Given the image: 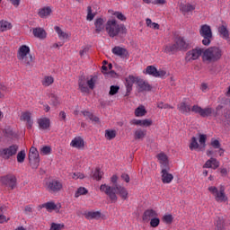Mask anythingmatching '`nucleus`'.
I'll return each mask as SVG.
<instances>
[{
  "label": "nucleus",
  "mask_w": 230,
  "mask_h": 230,
  "mask_svg": "<svg viewBox=\"0 0 230 230\" xmlns=\"http://www.w3.org/2000/svg\"><path fill=\"white\" fill-rule=\"evenodd\" d=\"M106 31L109 37L114 39L119 33H127V27L124 24H118L116 20H110L106 22Z\"/></svg>",
  "instance_id": "nucleus-3"
},
{
  "label": "nucleus",
  "mask_w": 230,
  "mask_h": 230,
  "mask_svg": "<svg viewBox=\"0 0 230 230\" xmlns=\"http://www.w3.org/2000/svg\"><path fill=\"white\" fill-rule=\"evenodd\" d=\"M95 30L93 33L100 34L105 30V20L102 18H97L94 22Z\"/></svg>",
  "instance_id": "nucleus-18"
},
{
  "label": "nucleus",
  "mask_w": 230,
  "mask_h": 230,
  "mask_svg": "<svg viewBox=\"0 0 230 230\" xmlns=\"http://www.w3.org/2000/svg\"><path fill=\"white\" fill-rule=\"evenodd\" d=\"M0 183L9 190H15V188H17V177L13 173L1 176Z\"/></svg>",
  "instance_id": "nucleus-7"
},
{
  "label": "nucleus",
  "mask_w": 230,
  "mask_h": 230,
  "mask_svg": "<svg viewBox=\"0 0 230 230\" xmlns=\"http://www.w3.org/2000/svg\"><path fill=\"white\" fill-rule=\"evenodd\" d=\"M190 150H200V146L199 145V142L197 141V137H192L190 140V144L189 146Z\"/></svg>",
  "instance_id": "nucleus-37"
},
{
  "label": "nucleus",
  "mask_w": 230,
  "mask_h": 230,
  "mask_svg": "<svg viewBox=\"0 0 230 230\" xmlns=\"http://www.w3.org/2000/svg\"><path fill=\"white\" fill-rule=\"evenodd\" d=\"M166 76V71L165 70H156V74L155 75V78H164Z\"/></svg>",
  "instance_id": "nucleus-55"
},
{
  "label": "nucleus",
  "mask_w": 230,
  "mask_h": 230,
  "mask_svg": "<svg viewBox=\"0 0 230 230\" xmlns=\"http://www.w3.org/2000/svg\"><path fill=\"white\" fill-rule=\"evenodd\" d=\"M12 30V23L6 21H0V31H6Z\"/></svg>",
  "instance_id": "nucleus-39"
},
{
  "label": "nucleus",
  "mask_w": 230,
  "mask_h": 230,
  "mask_svg": "<svg viewBox=\"0 0 230 230\" xmlns=\"http://www.w3.org/2000/svg\"><path fill=\"white\" fill-rule=\"evenodd\" d=\"M95 15H96L95 13H93V8L91 6H88L87 7V16H86L87 21H93V19H94Z\"/></svg>",
  "instance_id": "nucleus-48"
},
{
  "label": "nucleus",
  "mask_w": 230,
  "mask_h": 230,
  "mask_svg": "<svg viewBox=\"0 0 230 230\" xmlns=\"http://www.w3.org/2000/svg\"><path fill=\"white\" fill-rule=\"evenodd\" d=\"M29 163L33 170H37L39 168V164H40L39 151L34 146H31L29 151Z\"/></svg>",
  "instance_id": "nucleus-9"
},
{
  "label": "nucleus",
  "mask_w": 230,
  "mask_h": 230,
  "mask_svg": "<svg viewBox=\"0 0 230 230\" xmlns=\"http://www.w3.org/2000/svg\"><path fill=\"white\" fill-rule=\"evenodd\" d=\"M220 166V162L217 160V158L211 157L209 160H208L205 164L203 165V168H213V170H217Z\"/></svg>",
  "instance_id": "nucleus-23"
},
{
  "label": "nucleus",
  "mask_w": 230,
  "mask_h": 230,
  "mask_svg": "<svg viewBox=\"0 0 230 230\" xmlns=\"http://www.w3.org/2000/svg\"><path fill=\"white\" fill-rule=\"evenodd\" d=\"M188 48H190V44L186 42L184 38L179 37L176 38L174 44L165 46L164 52L175 53L177 51H188Z\"/></svg>",
  "instance_id": "nucleus-5"
},
{
  "label": "nucleus",
  "mask_w": 230,
  "mask_h": 230,
  "mask_svg": "<svg viewBox=\"0 0 230 230\" xmlns=\"http://www.w3.org/2000/svg\"><path fill=\"white\" fill-rule=\"evenodd\" d=\"M96 80H98L97 76H91V78L86 81L89 89H94V85H96Z\"/></svg>",
  "instance_id": "nucleus-44"
},
{
  "label": "nucleus",
  "mask_w": 230,
  "mask_h": 230,
  "mask_svg": "<svg viewBox=\"0 0 230 230\" xmlns=\"http://www.w3.org/2000/svg\"><path fill=\"white\" fill-rule=\"evenodd\" d=\"M222 58V49L218 47H210L203 50L202 59L204 62H217Z\"/></svg>",
  "instance_id": "nucleus-4"
},
{
  "label": "nucleus",
  "mask_w": 230,
  "mask_h": 230,
  "mask_svg": "<svg viewBox=\"0 0 230 230\" xmlns=\"http://www.w3.org/2000/svg\"><path fill=\"white\" fill-rule=\"evenodd\" d=\"M39 127L40 128H42V130H46L49 128L50 121L48 118L39 119H38Z\"/></svg>",
  "instance_id": "nucleus-32"
},
{
  "label": "nucleus",
  "mask_w": 230,
  "mask_h": 230,
  "mask_svg": "<svg viewBox=\"0 0 230 230\" xmlns=\"http://www.w3.org/2000/svg\"><path fill=\"white\" fill-rule=\"evenodd\" d=\"M40 154H43V155H49V154H51V147L49 146H44L40 149Z\"/></svg>",
  "instance_id": "nucleus-50"
},
{
  "label": "nucleus",
  "mask_w": 230,
  "mask_h": 230,
  "mask_svg": "<svg viewBox=\"0 0 230 230\" xmlns=\"http://www.w3.org/2000/svg\"><path fill=\"white\" fill-rule=\"evenodd\" d=\"M218 32L221 35L223 39H229V31L227 30V27L221 25L218 27Z\"/></svg>",
  "instance_id": "nucleus-35"
},
{
  "label": "nucleus",
  "mask_w": 230,
  "mask_h": 230,
  "mask_svg": "<svg viewBox=\"0 0 230 230\" xmlns=\"http://www.w3.org/2000/svg\"><path fill=\"white\" fill-rule=\"evenodd\" d=\"M208 190L215 198L216 202H227L228 198L226 195V186L220 185L219 190L215 186H210Z\"/></svg>",
  "instance_id": "nucleus-6"
},
{
  "label": "nucleus",
  "mask_w": 230,
  "mask_h": 230,
  "mask_svg": "<svg viewBox=\"0 0 230 230\" xmlns=\"http://www.w3.org/2000/svg\"><path fill=\"white\" fill-rule=\"evenodd\" d=\"M17 58L25 67H33V56L30 54V47L21 46L17 53Z\"/></svg>",
  "instance_id": "nucleus-2"
},
{
  "label": "nucleus",
  "mask_w": 230,
  "mask_h": 230,
  "mask_svg": "<svg viewBox=\"0 0 230 230\" xmlns=\"http://www.w3.org/2000/svg\"><path fill=\"white\" fill-rule=\"evenodd\" d=\"M17 152H19V146L17 145H12L8 147L0 148V157L4 161H8L9 159H12L13 155H16Z\"/></svg>",
  "instance_id": "nucleus-8"
},
{
  "label": "nucleus",
  "mask_w": 230,
  "mask_h": 230,
  "mask_svg": "<svg viewBox=\"0 0 230 230\" xmlns=\"http://www.w3.org/2000/svg\"><path fill=\"white\" fill-rule=\"evenodd\" d=\"M223 109H226V104H219L216 108L215 116H220L222 114Z\"/></svg>",
  "instance_id": "nucleus-54"
},
{
  "label": "nucleus",
  "mask_w": 230,
  "mask_h": 230,
  "mask_svg": "<svg viewBox=\"0 0 230 230\" xmlns=\"http://www.w3.org/2000/svg\"><path fill=\"white\" fill-rule=\"evenodd\" d=\"M43 208H45L47 211H55V209H57V204L53 201H49L39 206V209H42Z\"/></svg>",
  "instance_id": "nucleus-31"
},
{
  "label": "nucleus",
  "mask_w": 230,
  "mask_h": 230,
  "mask_svg": "<svg viewBox=\"0 0 230 230\" xmlns=\"http://www.w3.org/2000/svg\"><path fill=\"white\" fill-rule=\"evenodd\" d=\"M64 227H65L64 224L52 223L50 226V230H62L64 229Z\"/></svg>",
  "instance_id": "nucleus-51"
},
{
  "label": "nucleus",
  "mask_w": 230,
  "mask_h": 230,
  "mask_svg": "<svg viewBox=\"0 0 230 230\" xmlns=\"http://www.w3.org/2000/svg\"><path fill=\"white\" fill-rule=\"evenodd\" d=\"M121 179L125 181V182H130V176L128 173H122Z\"/></svg>",
  "instance_id": "nucleus-63"
},
{
  "label": "nucleus",
  "mask_w": 230,
  "mask_h": 230,
  "mask_svg": "<svg viewBox=\"0 0 230 230\" xmlns=\"http://www.w3.org/2000/svg\"><path fill=\"white\" fill-rule=\"evenodd\" d=\"M114 15L117 16V19H119V21H127V17L124 14H122L120 12H116Z\"/></svg>",
  "instance_id": "nucleus-59"
},
{
  "label": "nucleus",
  "mask_w": 230,
  "mask_h": 230,
  "mask_svg": "<svg viewBox=\"0 0 230 230\" xmlns=\"http://www.w3.org/2000/svg\"><path fill=\"white\" fill-rule=\"evenodd\" d=\"M83 116L86 118V119H90V121H93L94 123H100V118L94 116V114L90 111H81Z\"/></svg>",
  "instance_id": "nucleus-29"
},
{
  "label": "nucleus",
  "mask_w": 230,
  "mask_h": 230,
  "mask_svg": "<svg viewBox=\"0 0 230 230\" xmlns=\"http://www.w3.org/2000/svg\"><path fill=\"white\" fill-rule=\"evenodd\" d=\"M51 7H44L40 9L38 15L44 19V17H49V15H51Z\"/></svg>",
  "instance_id": "nucleus-33"
},
{
  "label": "nucleus",
  "mask_w": 230,
  "mask_h": 230,
  "mask_svg": "<svg viewBox=\"0 0 230 230\" xmlns=\"http://www.w3.org/2000/svg\"><path fill=\"white\" fill-rule=\"evenodd\" d=\"M130 125H139L141 127V119H133L130 120Z\"/></svg>",
  "instance_id": "nucleus-64"
},
{
  "label": "nucleus",
  "mask_w": 230,
  "mask_h": 230,
  "mask_svg": "<svg viewBox=\"0 0 230 230\" xmlns=\"http://www.w3.org/2000/svg\"><path fill=\"white\" fill-rule=\"evenodd\" d=\"M223 117L225 118V120H223L225 123H227L229 125L230 121V111L227 109H225Z\"/></svg>",
  "instance_id": "nucleus-49"
},
{
  "label": "nucleus",
  "mask_w": 230,
  "mask_h": 230,
  "mask_svg": "<svg viewBox=\"0 0 230 230\" xmlns=\"http://www.w3.org/2000/svg\"><path fill=\"white\" fill-rule=\"evenodd\" d=\"M84 215L87 220H100V218H102V212L100 211H89L85 212Z\"/></svg>",
  "instance_id": "nucleus-22"
},
{
  "label": "nucleus",
  "mask_w": 230,
  "mask_h": 230,
  "mask_svg": "<svg viewBox=\"0 0 230 230\" xmlns=\"http://www.w3.org/2000/svg\"><path fill=\"white\" fill-rule=\"evenodd\" d=\"M210 145L211 146H213V148L216 149H218L221 146L220 141H218L217 139H212Z\"/></svg>",
  "instance_id": "nucleus-57"
},
{
  "label": "nucleus",
  "mask_w": 230,
  "mask_h": 230,
  "mask_svg": "<svg viewBox=\"0 0 230 230\" xmlns=\"http://www.w3.org/2000/svg\"><path fill=\"white\" fill-rule=\"evenodd\" d=\"M53 82H55L53 76L47 75L42 81V85H44V87H49V85H51Z\"/></svg>",
  "instance_id": "nucleus-41"
},
{
  "label": "nucleus",
  "mask_w": 230,
  "mask_h": 230,
  "mask_svg": "<svg viewBox=\"0 0 230 230\" xmlns=\"http://www.w3.org/2000/svg\"><path fill=\"white\" fill-rule=\"evenodd\" d=\"M163 220L165 224H172L173 222V216L172 214L164 215Z\"/></svg>",
  "instance_id": "nucleus-53"
},
{
  "label": "nucleus",
  "mask_w": 230,
  "mask_h": 230,
  "mask_svg": "<svg viewBox=\"0 0 230 230\" xmlns=\"http://www.w3.org/2000/svg\"><path fill=\"white\" fill-rule=\"evenodd\" d=\"M157 107L158 109H173V106H170V104L164 102H158Z\"/></svg>",
  "instance_id": "nucleus-56"
},
{
  "label": "nucleus",
  "mask_w": 230,
  "mask_h": 230,
  "mask_svg": "<svg viewBox=\"0 0 230 230\" xmlns=\"http://www.w3.org/2000/svg\"><path fill=\"white\" fill-rule=\"evenodd\" d=\"M111 182L112 183V186H119L118 185V175H112L111 178Z\"/></svg>",
  "instance_id": "nucleus-60"
},
{
  "label": "nucleus",
  "mask_w": 230,
  "mask_h": 230,
  "mask_svg": "<svg viewBox=\"0 0 230 230\" xmlns=\"http://www.w3.org/2000/svg\"><path fill=\"white\" fill-rule=\"evenodd\" d=\"M32 33L34 35V37H36L37 39H46V31H44V29L42 28H35L32 31Z\"/></svg>",
  "instance_id": "nucleus-30"
},
{
  "label": "nucleus",
  "mask_w": 230,
  "mask_h": 230,
  "mask_svg": "<svg viewBox=\"0 0 230 230\" xmlns=\"http://www.w3.org/2000/svg\"><path fill=\"white\" fill-rule=\"evenodd\" d=\"M105 137H106V139H108L109 141L114 139V137H116V130H113V129H106V130H105Z\"/></svg>",
  "instance_id": "nucleus-42"
},
{
  "label": "nucleus",
  "mask_w": 230,
  "mask_h": 230,
  "mask_svg": "<svg viewBox=\"0 0 230 230\" xmlns=\"http://www.w3.org/2000/svg\"><path fill=\"white\" fill-rule=\"evenodd\" d=\"M70 146H73V148H78L79 150L84 148L85 146V144L84 142V138L82 137H75L70 143Z\"/></svg>",
  "instance_id": "nucleus-21"
},
{
  "label": "nucleus",
  "mask_w": 230,
  "mask_h": 230,
  "mask_svg": "<svg viewBox=\"0 0 230 230\" xmlns=\"http://www.w3.org/2000/svg\"><path fill=\"white\" fill-rule=\"evenodd\" d=\"M62 188H64V184L59 180H51L47 183V190L49 193H58Z\"/></svg>",
  "instance_id": "nucleus-12"
},
{
  "label": "nucleus",
  "mask_w": 230,
  "mask_h": 230,
  "mask_svg": "<svg viewBox=\"0 0 230 230\" xmlns=\"http://www.w3.org/2000/svg\"><path fill=\"white\" fill-rule=\"evenodd\" d=\"M100 191L102 193H105L109 197V199L111 200V202H118V196L121 197L123 200H127L128 199V190L121 185L119 186H109L107 184H102L100 186Z\"/></svg>",
  "instance_id": "nucleus-1"
},
{
  "label": "nucleus",
  "mask_w": 230,
  "mask_h": 230,
  "mask_svg": "<svg viewBox=\"0 0 230 230\" xmlns=\"http://www.w3.org/2000/svg\"><path fill=\"white\" fill-rule=\"evenodd\" d=\"M146 109H145V106L140 105L135 110V116L137 118H142V116H146Z\"/></svg>",
  "instance_id": "nucleus-36"
},
{
  "label": "nucleus",
  "mask_w": 230,
  "mask_h": 230,
  "mask_svg": "<svg viewBox=\"0 0 230 230\" xmlns=\"http://www.w3.org/2000/svg\"><path fill=\"white\" fill-rule=\"evenodd\" d=\"M208 137L206 135L199 134V151L204 152L206 150V141Z\"/></svg>",
  "instance_id": "nucleus-34"
},
{
  "label": "nucleus",
  "mask_w": 230,
  "mask_h": 230,
  "mask_svg": "<svg viewBox=\"0 0 230 230\" xmlns=\"http://www.w3.org/2000/svg\"><path fill=\"white\" fill-rule=\"evenodd\" d=\"M119 92V86H118V85H111L110 87L109 94H110V96H114V94H118Z\"/></svg>",
  "instance_id": "nucleus-47"
},
{
  "label": "nucleus",
  "mask_w": 230,
  "mask_h": 230,
  "mask_svg": "<svg viewBox=\"0 0 230 230\" xmlns=\"http://www.w3.org/2000/svg\"><path fill=\"white\" fill-rule=\"evenodd\" d=\"M87 193H88L87 189H85L84 187H80L79 189H77L76 192L75 193V199H78L80 195H87Z\"/></svg>",
  "instance_id": "nucleus-45"
},
{
  "label": "nucleus",
  "mask_w": 230,
  "mask_h": 230,
  "mask_svg": "<svg viewBox=\"0 0 230 230\" xmlns=\"http://www.w3.org/2000/svg\"><path fill=\"white\" fill-rule=\"evenodd\" d=\"M204 49L197 47L194 49L189 50L186 53L185 60L187 62H191V60H197L200 55L203 54Z\"/></svg>",
  "instance_id": "nucleus-13"
},
{
  "label": "nucleus",
  "mask_w": 230,
  "mask_h": 230,
  "mask_svg": "<svg viewBox=\"0 0 230 230\" xmlns=\"http://www.w3.org/2000/svg\"><path fill=\"white\" fill-rule=\"evenodd\" d=\"M21 121L27 122V128H31L33 127V120H31V113L29 111L22 112V116L20 117Z\"/></svg>",
  "instance_id": "nucleus-20"
},
{
  "label": "nucleus",
  "mask_w": 230,
  "mask_h": 230,
  "mask_svg": "<svg viewBox=\"0 0 230 230\" xmlns=\"http://www.w3.org/2000/svg\"><path fill=\"white\" fill-rule=\"evenodd\" d=\"M162 182L170 184L173 181V174L170 173V166L162 167Z\"/></svg>",
  "instance_id": "nucleus-14"
},
{
  "label": "nucleus",
  "mask_w": 230,
  "mask_h": 230,
  "mask_svg": "<svg viewBox=\"0 0 230 230\" xmlns=\"http://www.w3.org/2000/svg\"><path fill=\"white\" fill-rule=\"evenodd\" d=\"M157 73V68L154 66H148L146 68V75H150L151 76L155 77V75Z\"/></svg>",
  "instance_id": "nucleus-43"
},
{
  "label": "nucleus",
  "mask_w": 230,
  "mask_h": 230,
  "mask_svg": "<svg viewBox=\"0 0 230 230\" xmlns=\"http://www.w3.org/2000/svg\"><path fill=\"white\" fill-rule=\"evenodd\" d=\"M16 158L18 163H24V160L26 159V152L24 150L20 151L17 154Z\"/></svg>",
  "instance_id": "nucleus-46"
},
{
  "label": "nucleus",
  "mask_w": 230,
  "mask_h": 230,
  "mask_svg": "<svg viewBox=\"0 0 230 230\" xmlns=\"http://www.w3.org/2000/svg\"><path fill=\"white\" fill-rule=\"evenodd\" d=\"M157 217V212L154 209H146L143 214V220H150V218Z\"/></svg>",
  "instance_id": "nucleus-25"
},
{
  "label": "nucleus",
  "mask_w": 230,
  "mask_h": 230,
  "mask_svg": "<svg viewBox=\"0 0 230 230\" xmlns=\"http://www.w3.org/2000/svg\"><path fill=\"white\" fill-rule=\"evenodd\" d=\"M180 10L182 12L183 15H186V13L193 12V10H195V6H193L191 4H181L180 5Z\"/></svg>",
  "instance_id": "nucleus-26"
},
{
  "label": "nucleus",
  "mask_w": 230,
  "mask_h": 230,
  "mask_svg": "<svg viewBox=\"0 0 230 230\" xmlns=\"http://www.w3.org/2000/svg\"><path fill=\"white\" fill-rule=\"evenodd\" d=\"M136 84L138 87V93L152 91V86L150 85V84L139 77H137Z\"/></svg>",
  "instance_id": "nucleus-15"
},
{
  "label": "nucleus",
  "mask_w": 230,
  "mask_h": 230,
  "mask_svg": "<svg viewBox=\"0 0 230 230\" xmlns=\"http://www.w3.org/2000/svg\"><path fill=\"white\" fill-rule=\"evenodd\" d=\"M84 177L85 176L82 172H75L73 174V179H84Z\"/></svg>",
  "instance_id": "nucleus-62"
},
{
  "label": "nucleus",
  "mask_w": 230,
  "mask_h": 230,
  "mask_svg": "<svg viewBox=\"0 0 230 230\" xmlns=\"http://www.w3.org/2000/svg\"><path fill=\"white\" fill-rule=\"evenodd\" d=\"M213 108L211 107H207V108H202L199 105H193L191 108V112H194L195 114H199L201 118H209L211 114H213Z\"/></svg>",
  "instance_id": "nucleus-11"
},
{
  "label": "nucleus",
  "mask_w": 230,
  "mask_h": 230,
  "mask_svg": "<svg viewBox=\"0 0 230 230\" xmlns=\"http://www.w3.org/2000/svg\"><path fill=\"white\" fill-rule=\"evenodd\" d=\"M160 164H162V168H166L168 166V156L164 153H160L156 155Z\"/></svg>",
  "instance_id": "nucleus-27"
},
{
  "label": "nucleus",
  "mask_w": 230,
  "mask_h": 230,
  "mask_svg": "<svg viewBox=\"0 0 230 230\" xmlns=\"http://www.w3.org/2000/svg\"><path fill=\"white\" fill-rule=\"evenodd\" d=\"M152 119H146L141 120V127H150L152 126Z\"/></svg>",
  "instance_id": "nucleus-58"
},
{
  "label": "nucleus",
  "mask_w": 230,
  "mask_h": 230,
  "mask_svg": "<svg viewBox=\"0 0 230 230\" xmlns=\"http://www.w3.org/2000/svg\"><path fill=\"white\" fill-rule=\"evenodd\" d=\"M161 224V220L158 217H153L150 221L151 227H157Z\"/></svg>",
  "instance_id": "nucleus-52"
},
{
  "label": "nucleus",
  "mask_w": 230,
  "mask_h": 230,
  "mask_svg": "<svg viewBox=\"0 0 230 230\" xmlns=\"http://www.w3.org/2000/svg\"><path fill=\"white\" fill-rule=\"evenodd\" d=\"M178 110L181 114H188L189 112H191V107L190 104H187L186 102H182L178 105Z\"/></svg>",
  "instance_id": "nucleus-28"
},
{
  "label": "nucleus",
  "mask_w": 230,
  "mask_h": 230,
  "mask_svg": "<svg viewBox=\"0 0 230 230\" xmlns=\"http://www.w3.org/2000/svg\"><path fill=\"white\" fill-rule=\"evenodd\" d=\"M54 29H55L56 32L58 33L59 39H62V40L69 39V34H67L66 32H64V31H62V29H60V27L56 26Z\"/></svg>",
  "instance_id": "nucleus-40"
},
{
  "label": "nucleus",
  "mask_w": 230,
  "mask_h": 230,
  "mask_svg": "<svg viewBox=\"0 0 230 230\" xmlns=\"http://www.w3.org/2000/svg\"><path fill=\"white\" fill-rule=\"evenodd\" d=\"M137 80V77H135L134 75H128V77H126L127 93H126L125 96L130 95V93H132V87H133L134 84H136Z\"/></svg>",
  "instance_id": "nucleus-16"
},
{
  "label": "nucleus",
  "mask_w": 230,
  "mask_h": 230,
  "mask_svg": "<svg viewBox=\"0 0 230 230\" xmlns=\"http://www.w3.org/2000/svg\"><path fill=\"white\" fill-rule=\"evenodd\" d=\"M102 177H103V172H101L100 167H97L92 174V178L94 181H102Z\"/></svg>",
  "instance_id": "nucleus-38"
},
{
  "label": "nucleus",
  "mask_w": 230,
  "mask_h": 230,
  "mask_svg": "<svg viewBox=\"0 0 230 230\" xmlns=\"http://www.w3.org/2000/svg\"><path fill=\"white\" fill-rule=\"evenodd\" d=\"M66 118H67V115L66 114V111H60L59 112V120L66 122Z\"/></svg>",
  "instance_id": "nucleus-61"
},
{
  "label": "nucleus",
  "mask_w": 230,
  "mask_h": 230,
  "mask_svg": "<svg viewBox=\"0 0 230 230\" xmlns=\"http://www.w3.org/2000/svg\"><path fill=\"white\" fill-rule=\"evenodd\" d=\"M78 87L81 93H89V87H87V78L84 75H81L78 80Z\"/></svg>",
  "instance_id": "nucleus-19"
},
{
  "label": "nucleus",
  "mask_w": 230,
  "mask_h": 230,
  "mask_svg": "<svg viewBox=\"0 0 230 230\" xmlns=\"http://www.w3.org/2000/svg\"><path fill=\"white\" fill-rule=\"evenodd\" d=\"M201 37H203L202 45L209 46L211 44V39H213V32L211 27L208 24L202 25L199 31Z\"/></svg>",
  "instance_id": "nucleus-10"
},
{
  "label": "nucleus",
  "mask_w": 230,
  "mask_h": 230,
  "mask_svg": "<svg viewBox=\"0 0 230 230\" xmlns=\"http://www.w3.org/2000/svg\"><path fill=\"white\" fill-rule=\"evenodd\" d=\"M113 55L119 57L120 58H127V55H128V51L127 49L121 48L119 46H116L111 49Z\"/></svg>",
  "instance_id": "nucleus-17"
},
{
  "label": "nucleus",
  "mask_w": 230,
  "mask_h": 230,
  "mask_svg": "<svg viewBox=\"0 0 230 230\" xmlns=\"http://www.w3.org/2000/svg\"><path fill=\"white\" fill-rule=\"evenodd\" d=\"M146 137V129L137 128L134 131V139L136 141L143 140Z\"/></svg>",
  "instance_id": "nucleus-24"
}]
</instances>
